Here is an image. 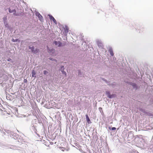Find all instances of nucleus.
<instances>
[{
    "mask_svg": "<svg viewBox=\"0 0 153 153\" xmlns=\"http://www.w3.org/2000/svg\"><path fill=\"white\" fill-rule=\"evenodd\" d=\"M48 16L50 20L51 21H53L55 24L56 25L57 22L54 18L51 15H49Z\"/></svg>",
    "mask_w": 153,
    "mask_h": 153,
    "instance_id": "f257e3e1",
    "label": "nucleus"
},
{
    "mask_svg": "<svg viewBox=\"0 0 153 153\" xmlns=\"http://www.w3.org/2000/svg\"><path fill=\"white\" fill-rule=\"evenodd\" d=\"M106 93L107 95V96L109 98L114 97L115 96V95H111L109 92L108 91H106Z\"/></svg>",
    "mask_w": 153,
    "mask_h": 153,
    "instance_id": "f03ea898",
    "label": "nucleus"
},
{
    "mask_svg": "<svg viewBox=\"0 0 153 153\" xmlns=\"http://www.w3.org/2000/svg\"><path fill=\"white\" fill-rule=\"evenodd\" d=\"M53 43L56 45H57L58 47H60L62 45V43L59 41L57 42L54 41Z\"/></svg>",
    "mask_w": 153,
    "mask_h": 153,
    "instance_id": "7ed1b4c3",
    "label": "nucleus"
},
{
    "mask_svg": "<svg viewBox=\"0 0 153 153\" xmlns=\"http://www.w3.org/2000/svg\"><path fill=\"white\" fill-rule=\"evenodd\" d=\"M9 11L10 13H13L14 15H16V11L15 9L11 10L10 8L9 9Z\"/></svg>",
    "mask_w": 153,
    "mask_h": 153,
    "instance_id": "20e7f679",
    "label": "nucleus"
},
{
    "mask_svg": "<svg viewBox=\"0 0 153 153\" xmlns=\"http://www.w3.org/2000/svg\"><path fill=\"white\" fill-rule=\"evenodd\" d=\"M39 49H36L35 50H33L32 52L35 53H36L39 52Z\"/></svg>",
    "mask_w": 153,
    "mask_h": 153,
    "instance_id": "39448f33",
    "label": "nucleus"
},
{
    "mask_svg": "<svg viewBox=\"0 0 153 153\" xmlns=\"http://www.w3.org/2000/svg\"><path fill=\"white\" fill-rule=\"evenodd\" d=\"M109 51L110 55L112 56H113L114 55V53L112 50L111 49H110L109 50Z\"/></svg>",
    "mask_w": 153,
    "mask_h": 153,
    "instance_id": "423d86ee",
    "label": "nucleus"
},
{
    "mask_svg": "<svg viewBox=\"0 0 153 153\" xmlns=\"http://www.w3.org/2000/svg\"><path fill=\"white\" fill-rule=\"evenodd\" d=\"M36 74V72L34 70H33L32 72V76L36 77V76L35 75Z\"/></svg>",
    "mask_w": 153,
    "mask_h": 153,
    "instance_id": "0eeeda50",
    "label": "nucleus"
},
{
    "mask_svg": "<svg viewBox=\"0 0 153 153\" xmlns=\"http://www.w3.org/2000/svg\"><path fill=\"white\" fill-rule=\"evenodd\" d=\"M48 51L49 52H52V53H53L54 51V50L53 49H52L51 50L48 49Z\"/></svg>",
    "mask_w": 153,
    "mask_h": 153,
    "instance_id": "6e6552de",
    "label": "nucleus"
},
{
    "mask_svg": "<svg viewBox=\"0 0 153 153\" xmlns=\"http://www.w3.org/2000/svg\"><path fill=\"white\" fill-rule=\"evenodd\" d=\"M86 119H87V120L88 122V123H89V121H90V120L89 118V117L88 115L87 114H86Z\"/></svg>",
    "mask_w": 153,
    "mask_h": 153,
    "instance_id": "1a4fd4ad",
    "label": "nucleus"
},
{
    "mask_svg": "<svg viewBox=\"0 0 153 153\" xmlns=\"http://www.w3.org/2000/svg\"><path fill=\"white\" fill-rule=\"evenodd\" d=\"M12 41L13 42H17V41H19V39H12Z\"/></svg>",
    "mask_w": 153,
    "mask_h": 153,
    "instance_id": "9d476101",
    "label": "nucleus"
},
{
    "mask_svg": "<svg viewBox=\"0 0 153 153\" xmlns=\"http://www.w3.org/2000/svg\"><path fill=\"white\" fill-rule=\"evenodd\" d=\"M65 30V33H67L68 32V27H66Z\"/></svg>",
    "mask_w": 153,
    "mask_h": 153,
    "instance_id": "9b49d317",
    "label": "nucleus"
},
{
    "mask_svg": "<svg viewBox=\"0 0 153 153\" xmlns=\"http://www.w3.org/2000/svg\"><path fill=\"white\" fill-rule=\"evenodd\" d=\"M29 48L31 50V51H32V52H33V50H34V47H30V46H29Z\"/></svg>",
    "mask_w": 153,
    "mask_h": 153,
    "instance_id": "f8f14e48",
    "label": "nucleus"
},
{
    "mask_svg": "<svg viewBox=\"0 0 153 153\" xmlns=\"http://www.w3.org/2000/svg\"><path fill=\"white\" fill-rule=\"evenodd\" d=\"M62 73L63 74H64V75H65V76H66V74H67L66 73L65 71H64V70H63V71H62Z\"/></svg>",
    "mask_w": 153,
    "mask_h": 153,
    "instance_id": "ddd939ff",
    "label": "nucleus"
},
{
    "mask_svg": "<svg viewBox=\"0 0 153 153\" xmlns=\"http://www.w3.org/2000/svg\"><path fill=\"white\" fill-rule=\"evenodd\" d=\"M48 73V72L47 71L45 70L44 71V74H46Z\"/></svg>",
    "mask_w": 153,
    "mask_h": 153,
    "instance_id": "4468645a",
    "label": "nucleus"
},
{
    "mask_svg": "<svg viewBox=\"0 0 153 153\" xmlns=\"http://www.w3.org/2000/svg\"><path fill=\"white\" fill-rule=\"evenodd\" d=\"M116 129V128L115 127H112V130H115Z\"/></svg>",
    "mask_w": 153,
    "mask_h": 153,
    "instance_id": "2eb2a0df",
    "label": "nucleus"
},
{
    "mask_svg": "<svg viewBox=\"0 0 153 153\" xmlns=\"http://www.w3.org/2000/svg\"><path fill=\"white\" fill-rule=\"evenodd\" d=\"M6 20H7V18H4V23L5 22V21H6Z\"/></svg>",
    "mask_w": 153,
    "mask_h": 153,
    "instance_id": "dca6fc26",
    "label": "nucleus"
},
{
    "mask_svg": "<svg viewBox=\"0 0 153 153\" xmlns=\"http://www.w3.org/2000/svg\"><path fill=\"white\" fill-rule=\"evenodd\" d=\"M7 61H11V59L10 58H9L7 59Z\"/></svg>",
    "mask_w": 153,
    "mask_h": 153,
    "instance_id": "f3484780",
    "label": "nucleus"
},
{
    "mask_svg": "<svg viewBox=\"0 0 153 153\" xmlns=\"http://www.w3.org/2000/svg\"><path fill=\"white\" fill-rule=\"evenodd\" d=\"M61 69H62L63 70H64V66H62V67H61Z\"/></svg>",
    "mask_w": 153,
    "mask_h": 153,
    "instance_id": "a211bd4d",
    "label": "nucleus"
},
{
    "mask_svg": "<svg viewBox=\"0 0 153 153\" xmlns=\"http://www.w3.org/2000/svg\"><path fill=\"white\" fill-rule=\"evenodd\" d=\"M102 108H99V110H102Z\"/></svg>",
    "mask_w": 153,
    "mask_h": 153,
    "instance_id": "6ab92c4d",
    "label": "nucleus"
},
{
    "mask_svg": "<svg viewBox=\"0 0 153 153\" xmlns=\"http://www.w3.org/2000/svg\"><path fill=\"white\" fill-rule=\"evenodd\" d=\"M136 85H133V87H135V86H136Z\"/></svg>",
    "mask_w": 153,
    "mask_h": 153,
    "instance_id": "aec40b11",
    "label": "nucleus"
},
{
    "mask_svg": "<svg viewBox=\"0 0 153 153\" xmlns=\"http://www.w3.org/2000/svg\"><path fill=\"white\" fill-rule=\"evenodd\" d=\"M7 24L6 25H5V26L6 27H7Z\"/></svg>",
    "mask_w": 153,
    "mask_h": 153,
    "instance_id": "412c9836",
    "label": "nucleus"
},
{
    "mask_svg": "<svg viewBox=\"0 0 153 153\" xmlns=\"http://www.w3.org/2000/svg\"><path fill=\"white\" fill-rule=\"evenodd\" d=\"M62 151H64V150H63V149H62Z\"/></svg>",
    "mask_w": 153,
    "mask_h": 153,
    "instance_id": "4be33fe9",
    "label": "nucleus"
},
{
    "mask_svg": "<svg viewBox=\"0 0 153 153\" xmlns=\"http://www.w3.org/2000/svg\"><path fill=\"white\" fill-rule=\"evenodd\" d=\"M24 81H24V82H25V81H26V80H24Z\"/></svg>",
    "mask_w": 153,
    "mask_h": 153,
    "instance_id": "5701e85b",
    "label": "nucleus"
},
{
    "mask_svg": "<svg viewBox=\"0 0 153 153\" xmlns=\"http://www.w3.org/2000/svg\"><path fill=\"white\" fill-rule=\"evenodd\" d=\"M24 81H24V82H25V81H26V80H24Z\"/></svg>",
    "mask_w": 153,
    "mask_h": 153,
    "instance_id": "b1692460",
    "label": "nucleus"
},
{
    "mask_svg": "<svg viewBox=\"0 0 153 153\" xmlns=\"http://www.w3.org/2000/svg\"><path fill=\"white\" fill-rule=\"evenodd\" d=\"M24 81H24V82H25V81H26V80H24Z\"/></svg>",
    "mask_w": 153,
    "mask_h": 153,
    "instance_id": "393cba45",
    "label": "nucleus"
},
{
    "mask_svg": "<svg viewBox=\"0 0 153 153\" xmlns=\"http://www.w3.org/2000/svg\"><path fill=\"white\" fill-rule=\"evenodd\" d=\"M50 60H52V59H50Z\"/></svg>",
    "mask_w": 153,
    "mask_h": 153,
    "instance_id": "a878e982",
    "label": "nucleus"
}]
</instances>
